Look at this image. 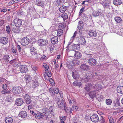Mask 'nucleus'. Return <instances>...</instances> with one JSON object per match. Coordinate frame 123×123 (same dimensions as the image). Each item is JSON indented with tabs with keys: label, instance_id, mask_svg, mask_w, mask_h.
<instances>
[{
	"label": "nucleus",
	"instance_id": "nucleus-1",
	"mask_svg": "<svg viewBox=\"0 0 123 123\" xmlns=\"http://www.w3.org/2000/svg\"><path fill=\"white\" fill-rule=\"evenodd\" d=\"M97 74L96 73H92V74L88 73L87 74L85 75L83 78L85 81H86L87 82L89 81V80L91 78L96 75Z\"/></svg>",
	"mask_w": 123,
	"mask_h": 123
},
{
	"label": "nucleus",
	"instance_id": "nucleus-2",
	"mask_svg": "<svg viewBox=\"0 0 123 123\" xmlns=\"http://www.w3.org/2000/svg\"><path fill=\"white\" fill-rule=\"evenodd\" d=\"M57 99L58 100H57V101H56V102L58 104L57 105L58 107L62 109L63 108L64 109V108H65L67 106L63 100L62 99L60 101L59 98Z\"/></svg>",
	"mask_w": 123,
	"mask_h": 123
},
{
	"label": "nucleus",
	"instance_id": "nucleus-3",
	"mask_svg": "<svg viewBox=\"0 0 123 123\" xmlns=\"http://www.w3.org/2000/svg\"><path fill=\"white\" fill-rule=\"evenodd\" d=\"M11 90L14 94H19L21 92V89L19 86H16L12 88Z\"/></svg>",
	"mask_w": 123,
	"mask_h": 123
},
{
	"label": "nucleus",
	"instance_id": "nucleus-4",
	"mask_svg": "<svg viewBox=\"0 0 123 123\" xmlns=\"http://www.w3.org/2000/svg\"><path fill=\"white\" fill-rule=\"evenodd\" d=\"M30 42V39L26 37H24L21 41V45L24 46L28 45Z\"/></svg>",
	"mask_w": 123,
	"mask_h": 123
},
{
	"label": "nucleus",
	"instance_id": "nucleus-5",
	"mask_svg": "<svg viewBox=\"0 0 123 123\" xmlns=\"http://www.w3.org/2000/svg\"><path fill=\"white\" fill-rule=\"evenodd\" d=\"M70 52L71 54L74 55V57L76 58H80L81 57L82 55L81 53L79 51L72 50Z\"/></svg>",
	"mask_w": 123,
	"mask_h": 123
},
{
	"label": "nucleus",
	"instance_id": "nucleus-6",
	"mask_svg": "<svg viewBox=\"0 0 123 123\" xmlns=\"http://www.w3.org/2000/svg\"><path fill=\"white\" fill-rule=\"evenodd\" d=\"M90 118L91 121L94 123L97 122L99 120L98 116L97 114H93Z\"/></svg>",
	"mask_w": 123,
	"mask_h": 123
},
{
	"label": "nucleus",
	"instance_id": "nucleus-7",
	"mask_svg": "<svg viewBox=\"0 0 123 123\" xmlns=\"http://www.w3.org/2000/svg\"><path fill=\"white\" fill-rule=\"evenodd\" d=\"M9 57L8 55H3L2 56L0 57V60L2 62L4 63L8 62L9 61Z\"/></svg>",
	"mask_w": 123,
	"mask_h": 123
},
{
	"label": "nucleus",
	"instance_id": "nucleus-8",
	"mask_svg": "<svg viewBox=\"0 0 123 123\" xmlns=\"http://www.w3.org/2000/svg\"><path fill=\"white\" fill-rule=\"evenodd\" d=\"M49 91L51 95L53 96H54L55 94H58L59 92L58 89L57 88L53 89L52 88H50L49 89Z\"/></svg>",
	"mask_w": 123,
	"mask_h": 123
},
{
	"label": "nucleus",
	"instance_id": "nucleus-9",
	"mask_svg": "<svg viewBox=\"0 0 123 123\" xmlns=\"http://www.w3.org/2000/svg\"><path fill=\"white\" fill-rule=\"evenodd\" d=\"M79 46V44H74L72 43V42H69L68 44L67 48L68 49L72 50H73L76 47H77V46Z\"/></svg>",
	"mask_w": 123,
	"mask_h": 123
},
{
	"label": "nucleus",
	"instance_id": "nucleus-10",
	"mask_svg": "<svg viewBox=\"0 0 123 123\" xmlns=\"http://www.w3.org/2000/svg\"><path fill=\"white\" fill-rule=\"evenodd\" d=\"M24 100L27 104H30L32 102L30 97L28 94H25L24 98Z\"/></svg>",
	"mask_w": 123,
	"mask_h": 123
},
{
	"label": "nucleus",
	"instance_id": "nucleus-11",
	"mask_svg": "<svg viewBox=\"0 0 123 123\" xmlns=\"http://www.w3.org/2000/svg\"><path fill=\"white\" fill-rule=\"evenodd\" d=\"M80 68L83 71H87L90 69L89 66L83 63L81 65Z\"/></svg>",
	"mask_w": 123,
	"mask_h": 123
},
{
	"label": "nucleus",
	"instance_id": "nucleus-12",
	"mask_svg": "<svg viewBox=\"0 0 123 123\" xmlns=\"http://www.w3.org/2000/svg\"><path fill=\"white\" fill-rule=\"evenodd\" d=\"M13 22L16 27H20L22 24L21 20L19 19H16L14 20Z\"/></svg>",
	"mask_w": 123,
	"mask_h": 123
},
{
	"label": "nucleus",
	"instance_id": "nucleus-13",
	"mask_svg": "<svg viewBox=\"0 0 123 123\" xmlns=\"http://www.w3.org/2000/svg\"><path fill=\"white\" fill-rule=\"evenodd\" d=\"M20 72H21L26 73L28 71V68L26 66L21 65L19 67Z\"/></svg>",
	"mask_w": 123,
	"mask_h": 123
},
{
	"label": "nucleus",
	"instance_id": "nucleus-14",
	"mask_svg": "<svg viewBox=\"0 0 123 123\" xmlns=\"http://www.w3.org/2000/svg\"><path fill=\"white\" fill-rule=\"evenodd\" d=\"M88 63L91 66H95L97 63L96 60L93 58H91L89 59L88 61Z\"/></svg>",
	"mask_w": 123,
	"mask_h": 123
},
{
	"label": "nucleus",
	"instance_id": "nucleus-15",
	"mask_svg": "<svg viewBox=\"0 0 123 123\" xmlns=\"http://www.w3.org/2000/svg\"><path fill=\"white\" fill-rule=\"evenodd\" d=\"M72 76L74 79H77L79 77V71L76 70H73L72 72Z\"/></svg>",
	"mask_w": 123,
	"mask_h": 123
},
{
	"label": "nucleus",
	"instance_id": "nucleus-16",
	"mask_svg": "<svg viewBox=\"0 0 123 123\" xmlns=\"http://www.w3.org/2000/svg\"><path fill=\"white\" fill-rule=\"evenodd\" d=\"M0 42L3 44H6L8 42V39L6 37H1L0 38Z\"/></svg>",
	"mask_w": 123,
	"mask_h": 123
},
{
	"label": "nucleus",
	"instance_id": "nucleus-17",
	"mask_svg": "<svg viewBox=\"0 0 123 123\" xmlns=\"http://www.w3.org/2000/svg\"><path fill=\"white\" fill-rule=\"evenodd\" d=\"M10 63L14 67H17L19 66V62L16 60H12L10 61Z\"/></svg>",
	"mask_w": 123,
	"mask_h": 123
},
{
	"label": "nucleus",
	"instance_id": "nucleus-18",
	"mask_svg": "<svg viewBox=\"0 0 123 123\" xmlns=\"http://www.w3.org/2000/svg\"><path fill=\"white\" fill-rule=\"evenodd\" d=\"M23 103V100L21 98H18L15 101V104L18 106L22 105Z\"/></svg>",
	"mask_w": 123,
	"mask_h": 123
},
{
	"label": "nucleus",
	"instance_id": "nucleus-19",
	"mask_svg": "<svg viewBox=\"0 0 123 123\" xmlns=\"http://www.w3.org/2000/svg\"><path fill=\"white\" fill-rule=\"evenodd\" d=\"M35 118L38 119H41L43 118V114L39 112H37L35 116Z\"/></svg>",
	"mask_w": 123,
	"mask_h": 123
},
{
	"label": "nucleus",
	"instance_id": "nucleus-20",
	"mask_svg": "<svg viewBox=\"0 0 123 123\" xmlns=\"http://www.w3.org/2000/svg\"><path fill=\"white\" fill-rule=\"evenodd\" d=\"M32 86L34 88V89L36 88L39 85V83L37 80H33L32 81Z\"/></svg>",
	"mask_w": 123,
	"mask_h": 123
},
{
	"label": "nucleus",
	"instance_id": "nucleus-21",
	"mask_svg": "<svg viewBox=\"0 0 123 123\" xmlns=\"http://www.w3.org/2000/svg\"><path fill=\"white\" fill-rule=\"evenodd\" d=\"M58 38L57 36H55L51 39V42L53 44H57L58 42Z\"/></svg>",
	"mask_w": 123,
	"mask_h": 123
},
{
	"label": "nucleus",
	"instance_id": "nucleus-22",
	"mask_svg": "<svg viewBox=\"0 0 123 123\" xmlns=\"http://www.w3.org/2000/svg\"><path fill=\"white\" fill-rule=\"evenodd\" d=\"M89 36L92 37H94L97 35L96 32L95 31L90 30L89 32Z\"/></svg>",
	"mask_w": 123,
	"mask_h": 123
},
{
	"label": "nucleus",
	"instance_id": "nucleus-23",
	"mask_svg": "<svg viewBox=\"0 0 123 123\" xmlns=\"http://www.w3.org/2000/svg\"><path fill=\"white\" fill-rule=\"evenodd\" d=\"M38 43L40 46H43L46 45L47 42L46 40L40 39L39 40Z\"/></svg>",
	"mask_w": 123,
	"mask_h": 123
},
{
	"label": "nucleus",
	"instance_id": "nucleus-24",
	"mask_svg": "<svg viewBox=\"0 0 123 123\" xmlns=\"http://www.w3.org/2000/svg\"><path fill=\"white\" fill-rule=\"evenodd\" d=\"M19 116L23 118H25L27 116V113L25 111H21L19 114Z\"/></svg>",
	"mask_w": 123,
	"mask_h": 123
},
{
	"label": "nucleus",
	"instance_id": "nucleus-25",
	"mask_svg": "<svg viewBox=\"0 0 123 123\" xmlns=\"http://www.w3.org/2000/svg\"><path fill=\"white\" fill-rule=\"evenodd\" d=\"M5 122L6 123H12L13 122V119L9 117H6L5 118Z\"/></svg>",
	"mask_w": 123,
	"mask_h": 123
},
{
	"label": "nucleus",
	"instance_id": "nucleus-26",
	"mask_svg": "<svg viewBox=\"0 0 123 123\" xmlns=\"http://www.w3.org/2000/svg\"><path fill=\"white\" fill-rule=\"evenodd\" d=\"M72 62L73 64L77 65H79L80 63V61L79 60L76 58L72 60Z\"/></svg>",
	"mask_w": 123,
	"mask_h": 123
},
{
	"label": "nucleus",
	"instance_id": "nucleus-27",
	"mask_svg": "<svg viewBox=\"0 0 123 123\" xmlns=\"http://www.w3.org/2000/svg\"><path fill=\"white\" fill-rule=\"evenodd\" d=\"M93 16L94 17H97L101 15V12L100 10H98L97 11H94L92 13Z\"/></svg>",
	"mask_w": 123,
	"mask_h": 123
},
{
	"label": "nucleus",
	"instance_id": "nucleus-28",
	"mask_svg": "<svg viewBox=\"0 0 123 123\" xmlns=\"http://www.w3.org/2000/svg\"><path fill=\"white\" fill-rule=\"evenodd\" d=\"M17 48L20 54H25V51L23 49L21 48L20 45H18L17 46Z\"/></svg>",
	"mask_w": 123,
	"mask_h": 123
},
{
	"label": "nucleus",
	"instance_id": "nucleus-29",
	"mask_svg": "<svg viewBox=\"0 0 123 123\" xmlns=\"http://www.w3.org/2000/svg\"><path fill=\"white\" fill-rule=\"evenodd\" d=\"M96 93V91H93L90 92L89 95L91 98H93L95 97Z\"/></svg>",
	"mask_w": 123,
	"mask_h": 123
},
{
	"label": "nucleus",
	"instance_id": "nucleus-30",
	"mask_svg": "<svg viewBox=\"0 0 123 123\" xmlns=\"http://www.w3.org/2000/svg\"><path fill=\"white\" fill-rule=\"evenodd\" d=\"M83 24L82 21H80L79 22L77 28L79 30H81L83 27Z\"/></svg>",
	"mask_w": 123,
	"mask_h": 123
},
{
	"label": "nucleus",
	"instance_id": "nucleus-31",
	"mask_svg": "<svg viewBox=\"0 0 123 123\" xmlns=\"http://www.w3.org/2000/svg\"><path fill=\"white\" fill-rule=\"evenodd\" d=\"M117 91L118 93H123V87L122 86H119L117 87Z\"/></svg>",
	"mask_w": 123,
	"mask_h": 123
},
{
	"label": "nucleus",
	"instance_id": "nucleus-32",
	"mask_svg": "<svg viewBox=\"0 0 123 123\" xmlns=\"http://www.w3.org/2000/svg\"><path fill=\"white\" fill-rule=\"evenodd\" d=\"M67 9V8L66 6L64 5H62L60 7L59 10L61 13H63L66 11Z\"/></svg>",
	"mask_w": 123,
	"mask_h": 123
},
{
	"label": "nucleus",
	"instance_id": "nucleus-33",
	"mask_svg": "<svg viewBox=\"0 0 123 123\" xmlns=\"http://www.w3.org/2000/svg\"><path fill=\"white\" fill-rule=\"evenodd\" d=\"M73 84L74 85L76 86H78L79 87H80L81 86V82L80 80H76L74 81Z\"/></svg>",
	"mask_w": 123,
	"mask_h": 123
},
{
	"label": "nucleus",
	"instance_id": "nucleus-34",
	"mask_svg": "<svg viewBox=\"0 0 123 123\" xmlns=\"http://www.w3.org/2000/svg\"><path fill=\"white\" fill-rule=\"evenodd\" d=\"M114 105L115 107H117L120 106L119 100L117 98L113 102Z\"/></svg>",
	"mask_w": 123,
	"mask_h": 123
},
{
	"label": "nucleus",
	"instance_id": "nucleus-35",
	"mask_svg": "<svg viewBox=\"0 0 123 123\" xmlns=\"http://www.w3.org/2000/svg\"><path fill=\"white\" fill-rule=\"evenodd\" d=\"M65 111L69 114H71L72 111V109L70 107H67V106L64 109Z\"/></svg>",
	"mask_w": 123,
	"mask_h": 123
},
{
	"label": "nucleus",
	"instance_id": "nucleus-36",
	"mask_svg": "<svg viewBox=\"0 0 123 123\" xmlns=\"http://www.w3.org/2000/svg\"><path fill=\"white\" fill-rule=\"evenodd\" d=\"M79 41L82 45L86 43V41L84 38L83 37H80L79 39Z\"/></svg>",
	"mask_w": 123,
	"mask_h": 123
},
{
	"label": "nucleus",
	"instance_id": "nucleus-37",
	"mask_svg": "<svg viewBox=\"0 0 123 123\" xmlns=\"http://www.w3.org/2000/svg\"><path fill=\"white\" fill-rule=\"evenodd\" d=\"M122 3L121 0H114L113 1V4L116 6L120 5Z\"/></svg>",
	"mask_w": 123,
	"mask_h": 123
},
{
	"label": "nucleus",
	"instance_id": "nucleus-38",
	"mask_svg": "<svg viewBox=\"0 0 123 123\" xmlns=\"http://www.w3.org/2000/svg\"><path fill=\"white\" fill-rule=\"evenodd\" d=\"M92 85L91 83L85 85V86L84 89L87 92H88L89 91L90 89V87L92 86Z\"/></svg>",
	"mask_w": 123,
	"mask_h": 123
},
{
	"label": "nucleus",
	"instance_id": "nucleus-39",
	"mask_svg": "<svg viewBox=\"0 0 123 123\" xmlns=\"http://www.w3.org/2000/svg\"><path fill=\"white\" fill-rule=\"evenodd\" d=\"M116 22L117 23H120L122 21V19L120 17L116 16L114 18Z\"/></svg>",
	"mask_w": 123,
	"mask_h": 123
},
{
	"label": "nucleus",
	"instance_id": "nucleus-40",
	"mask_svg": "<svg viewBox=\"0 0 123 123\" xmlns=\"http://www.w3.org/2000/svg\"><path fill=\"white\" fill-rule=\"evenodd\" d=\"M67 67L68 68L70 69H72L74 68V66L71 64V63L69 62H68L67 63Z\"/></svg>",
	"mask_w": 123,
	"mask_h": 123
},
{
	"label": "nucleus",
	"instance_id": "nucleus-41",
	"mask_svg": "<svg viewBox=\"0 0 123 123\" xmlns=\"http://www.w3.org/2000/svg\"><path fill=\"white\" fill-rule=\"evenodd\" d=\"M28 48L30 49L31 51H35L36 50L35 49V47L33 43H31L29 45V47Z\"/></svg>",
	"mask_w": 123,
	"mask_h": 123
},
{
	"label": "nucleus",
	"instance_id": "nucleus-42",
	"mask_svg": "<svg viewBox=\"0 0 123 123\" xmlns=\"http://www.w3.org/2000/svg\"><path fill=\"white\" fill-rule=\"evenodd\" d=\"M19 29V28L17 27L16 26L13 28L12 31L15 33H19L20 32Z\"/></svg>",
	"mask_w": 123,
	"mask_h": 123
},
{
	"label": "nucleus",
	"instance_id": "nucleus-43",
	"mask_svg": "<svg viewBox=\"0 0 123 123\" xmlns=\"http://www.w3.org/2000/svg\"><path fill=\"white\" fill-rule=\"evenodd\" d=\"M12 47L11 49V50L12 52L15 53L16 54H17V46L16 47H14L13 46H12Z\"/></svg>",
	"mask_w": 123,
	"mask_h": 123
},
{
	"label": "nucleus",
	"instance_id": "nucleus-44",
	"mask_svg": "<svg viewBox=\"0 0 123 123\" xmlns=\"http://www.w3.org/2000/svg\"><path fill=\"white\" fill-rule=\"evenodd\" d=\"M57 35L58 36H60L63 33V30L60 29V30H57Z\"/></svg>",
	"mask_w": 123,
	"mask_h": 123
},
{
	"label": "nucleus",
	"instance_id": "nucleus-45",
	"mask_svg": "<svg viewBox=\"0 0 123 123\" xmlns=\"http://www.w3.org/2000/svg\"><path fill=\"white\" fill-rule=\"evenodd\" d=\"M61 16L63 18L64 20L68 18L67 14L66 13H63L61 15Z\"/></svg>",
	"mask_w": 123,
	"mask_h": 123
},
{
	"label": "nucleus",
	"instance_id": "nucleus-46",
	"mask_svg": "<svg viewBox=\"0 0 123 123\" xmlns=\"http://www.w3.org/2000/svg\"><path fill=\"white\" fill-rule=\"evenodd\" d=\"M57 3L59 5H62L64 3V0H57Z\"/></svg>",
	"mask_w": 123,
	"mask_h": 123
},
{
	"label": "nucleus",
	"instance_id": "nucleus-47",
	"mask_svg": "<svg viewBox=\"0 0 123 123\" xmlns=\"http://www.w3.org/2000/svg\"><path fill=\"white\" fill-rule=\"evenodd\" d=\"M25 78L28 81H29L31 79V76L29 75H26L25 76Z\"/></svg>",
	"mask_w": 123,
	"mask_h": 123
},
{
	"label": "nucleus",
	"instance_id": "nucleus-48",
	"mask_svg": "<svg viewBox=\"0 0 123 123\" xmlns=\"http://www.w3.org/2000/svg\"><path fill=\"white\" fill-rule=\"evenodd\" d=\"M77 31V33L78 35H79L78 36L80 37L81 36V35L82 33V31L81 30H78L76 31Z\"/></svg>",
	"mask_w": 123,
	"mask_h": 123
},
{
	"label": "nucleus",
	"instance_id": "nucleus-49",
	"mask_svg": "<svg viewBox=\"0 0 123 123\" xmlns=\"http://www.w3.org/2000/svg\"><path fill=\"white\" fill-rule=\"evenodd\" d=\"M36 3L38 6H43V3L41 0H37Z\"/></svg>",
	"mask_w": 123,
	"mask_h": 123
},
{
	"label": "nucleus",
	"instance_id": "nucleus-50",
	"mask_svg": "<svg viewBox=\"0 0 123 123\" xmlns=\"http://www.w3.org/2000/svg\"><path fill=\"white\" fill-rule=\"evenodd\" d=\"M45 73L49 77H51L52 75L51 73V72L49 71V70H47L45 71Z\"/></svg>",
	"mask_w": 123,
	"mask_h": 123
},
{
	"label": "nucleus",
	"instance_id": "nucleus-51",
	"mask_svg": "<svg viewBox=\"0 0 123 123\" xmlns=\"http://www.w3.org/2000/svg\"><path fill=\"white\" fill-rule=\"evenodd\" d=\"M106 102L107 105H110L112 103V100L109 99H107L106 100Z\"/></svg>",
	"mask_w": 123,
	"mask_h": 123
},
{
	"label": "nucleus",
	"instance_id": "nucleus-52",
	"mask_svg": "<svg viewBox=\"0 0 123 123\" xmlns=\"http://www.w3.org/2000/svg\"><path fill=\"white\" fill-rule=\"evenodd\" d=\"M6 30L7 33L8 34H9L11 30H10V27L8 25L6 26Z\"/></svg>",
	"mask_w": 123,
	"mask_h": 123
},
{
	"label": "nucleus",
	"instance_id": "nucleus-53",
	"mask_svg": "<svg viewBox=\"0 0 123 123\" xmlns=\"http://www.w3.org/2000/svg\"><path fill=\"white\" fill-rule=\"evenodd\" d=\"M108 119L109 120V123H114V120L112 117H109Z\"/></svg>",
	"mask_w": 123,
	"mask_h": 123
},
{
	"label": "nucleus",
	"instance_id": "nucleus-54",
	"mask_svg": "<svg viewBox=\"0 0 123 123\" xmlns=\"http://www.w3.org/2000/svg\"><path fill=\"white\" fill-rule=\"evenodd\" d=\"M43 113L45 115H48L50 113V112L48 111V109H46V110L45 109V111H44V112Z\"/></svg>",
	"mask_w": 123,
	"mask_h": 123
},
{
	"label": "nucleus",
	"instance_id": "nucleus-55",
	"mask_svg": "<svg viewBox=\"0 0 123 123\" xmlns=\"http://www.w3.org/2000/svg\"><path fill=\"white\" fill-rule=\"evenodd\" d=\"M49 80L51 84L52 85H53L55 84L54 82L53 79L51 78H49Z\"/></svg>",
	"mask_w": 123,
	"mask_h": 123
},
{
	"label": "nucleus",
	"instance_id": "nucleus-56",
	"mask_svg": "<svg viewBox=\"0 0 123 123\" xmlns=\"http://www.w3.org/2000/svg\"><path fill=\"white\" fill-rule=\"evenodd\" d=\"M97 89H96L98 90H99L102 88V86L100 85L99 84H97Z\"/></svg>",
	"mask_w": 123,
	"mask_h": 123
},
{
	"label": "nucleus",
	"instance_id": "nucleus-57",
	"mask_svg": "<svg viewBox=\"0 0 123 123\" xmlns=\"http://www.w3.org/2000/svg\"><path fill=\"white\" fill-rule=\"evenodd\" d=\"M29 105H28V108L29 109H30L33 107V104L32 103H31Z\"/></svg>",
	"mask_w": 123,
	"mask_h": 123
},
{
	"label": "nucleus",
	"instance_id": "nucleus-58",
	"mask_svg": "<svg viewBox=\"0 0 123 123\" xmlns=\"http://www.w3.org/2000/svg\"><path fill=\"white\" fill-rule=\"evenodd\" d=\"M36 40V39H35L34 37H31L30 38V42L31 43H34L35 42Z\"/></svg>",
	"mask_w": 123,
	"mask_h": 123
},
{
	"label": "nucleus",
	"instance_id": "nucleus-59",
	"mask_svg": "<svg viewBox=\"0 0 123 123\" xmlns=\"http://www.w3.org/2000/svg\"><path fill=\"white\" fill-rule=\"evenodd\" d=\"M53 107L52 106H51L48 109V110L50 113L51 114H52L53 113Z\"/></svg>",
	"mask_w": 123,
	"mask_h": 123
},
{
	"label": "nucleus",
	"instance_id": "nucleus-60",
	"mask_svg": "<svg viewBox=\"0 0 123 123\" xmlns=\"http://www.w3.org/2000/svg\"><path fill=\"white\" fill-rule=\"evenodd\" d=\"M103 5L104 7H106V6H108L109 4V2L107 0Z\"/></svg>",
	"mask_w": 123,
	"mask_h": 123
},
{
	"label": "nucleus",
	"instance_id": "nucleus-61",
	"mask_svg": "<svg viewBox=\"0 0 123 123\" xmlns=\"http://www.w3.org/2000/svg\"><path fill=\"white\" fill-rule=\"evenodd\" d=\"M101 119H100L99 122H100V123H104L105 122V120L103 118V117L102 116H101Z\"/></svg>",
	"mask_w": 123,
	"mask_h": 123
},
{
	"label": "nucleus",
	"instance_id": "nucleus-62",
	"mask_svg": "<svg viewBox=\"0 0 123 123\" xmlns=\"http://www.w3.org/2000/svg\"><path fill=\"white\" fill-rule=\"evenodd\" d=\"M2 88L4 90L7 89V85L5 84H4L2 86Z\"/></svg>",
	"mask_w": 123,
	"mask_h": 123
},
{
	"label": "nucleus",
	"instance_id": "nucleus-63",
	"mask_svg": "<svg viewBox=\"0 0 123 123\" xmlns=\"http://www.w3.org/2000/svg\"><path fill=\"white\" fill-rule=\"evenodd\" d=\"M43 65L45 69H46L47 70H48L49 67L45 63H43Z\"/></svg>",
	"mask_w": 123,
	"mask_h": 123
},
{
	"label": "nucleus",
	"instance_id": "nucleus-64",
	"mask_svg": "<svg viewBox=\"0 0 123 123\" xmlns=\"http://www.w3.org/2000/svg\"><path fill=\"white\" fill-rule=\"evenodd\" d=\"M55 47V46L54 45H51L50 46L49 48L50 49L51 52L53 50H54V48Z\"/></svg>",
	"mask_w": 123,
	"mask_h": 123
}]
</instances>
